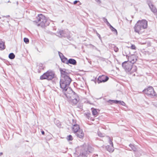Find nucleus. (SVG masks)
<instances>
[{"label": "nucleus", "mask_w": 157, "mask_h": 157, "mask_svg": "<svg viewBox=\"0 0 157 157\" xmlns=\"http://www.w3.org/2000/svg\"><path fill=\"white\" fill-rule=\"evenodd\" d=\"M70 63L73 65H76L77 63V62L75 60L73 59H68V64Z\"/></svg>", "instance_id": "obj_14"}, {"label": "nucleus", "mask_w": 157, "mask_h": 157, "mask_svg": "<svg viewBox=\"0 0 157 157\" xmlns=\"http://www.w3.org/2000/svg\"><path fill=\"white\" fill-rule=\"evenodd\" d=\"M114 100H109L107 101V102L110 104H112L113 103H114V101H114Z\"/></svg>", "instance_id": "obj_27"}, {"label": "nucleus", "mask_w": 157, "mask_h": 157, "mask_svg": "<svg viewBox=\"0 0 157 157\" xmlns=\"http://www.w3.org/2000/svg\"><path fill=\"white\" fill-rule=\"evenodd\" d=\"M1 17H0V19H1Z\"/></svg>", "instance_id": "obj_43"}, {"label": "nucleus", "mask_w": 157, "mask_h": 157, "mask_svg": "<svg viewBox=\"0 0 157 157\" xmlns=\"http://www.w3.org/2000/svg\"><path fill=\"white\" fill-rule=\"evenodd\" d=\"M106 23L110 27L111 25L108 21L106 22Z\"/></svg>", "instance_id": "obj_35"}, {"label": "nucleus", "mask_w": 157, "mask_h": 157, "mask_svg": "<svg viewBox=\"0 0 157 157\" xmlns=\"http://www.w3.org/2000/svg\"><path fill=\"white\" fill-rule=\"evenodd\" d=\"M110 29L112 31L115 32L116 33H117V30L116 29H115L114 28H113L112 25H110Z\"/></svg>", "instance_id": "obj_22"}, {"label": "nucleus", "mask_w": 157, "mask_h": 157, "mask_svg": "<svg viewBox=\"0 0 157 157\" xmlns=\"http://www.w3.org/2000/svg\"><path fill=\"white\" fill-rule=\"evenodd\" d=\"M113 49L114 51L116 52H117L118 51V48L117 47H116V46H115L113 48Z\"/></svg>", "instance_id": "obj_29"}, {"label": "nucleus", "mask_w": 157, "mask_h": 157, "mask_svg": "<svg viewBox=\"0 0 157 157\" xmlns=\"http://www.w3.org/2000/svg\"><path fill=\"white\" fill-rule=\"evenodd\" d=\"M56 35L59 37H65L67 35L65 34V32L62 30H60L56 33Z\"/></svg>", "instance_id": "obj_13"}, {"label": "nucleus", "mask_w": 157, "mask_h": 157, "mask_svg": "<svg viewBox=\"0 0 157 157\" xmlns=\"http://www.w3.org/2000/svg\"><path fill=\"white\" fill-rule=\"evenodd\" d=\"M58 53L61 59L64 56L63 54L61 53L60 52H59Z\"/></svg>", "instance_id": "obj_26"}, {"label": "nucleus", "mask_w": 157, "mask_h": 157, "mask_svg": "<svg viewBox=\"0 0 157 157\" xmlns=\"http://www.w3.org/2000/svg\"><path fill=\"white\" fill-rule=\"evenodd\" d=\"M131 49L133 50L136 49V47L135 46L134 44H132L131 47H129Z\"/></svg>", "instance_id": "obj_25"}, {"label": "nucleus", "mask_w": 157, "mask_h": 157, "mask_svg": "<svg viewBox=\"0 0 157 157\" xmlns=\"http://www.w3.org/2000/svg\"><path fill=\"white\" fill-rule=\"evenodd\" d=\"M10 17V15H7L6 16V17Z\"/></svg>", "instance_id": "obj_40"}, {"label": "nucleus", "mask_w": 157, "mask_h": 157, "mask_svg": "<svg viewBox=\"0 0 157 157\" xmlns=\"http://www.w3.org/2000/svg\"><path fill=\"white\" fill-rule=\"evenodd\" d=\"M98 135L99 136L101 137H104L105 134L101 133L100 132H98Z\"/></svg>", "instance_id": "obj_23"}, {"label": "nucleus", "mask_w": 157, "mask_h": 157, "mask_svg": "<svg viewBox=\"0 0 157 157\" xmlns=\"http://www.w3.org/2000/svg\"><path fill=\"white\" fill-rule=\"evenodd\" d=\"M55 74L52 71H48L40 76V78L41 80L47 79L48 80H51L54 77Z\"/></svg>", "instance_id": "obj_6"}, {"label": "nucleus", "mask_w": 157, "mask_h": 157, "mask_svg": "<svg viewBox=\"0 0 157 157\" xmlns=\"http://www.w3.org/2000/svg\"><path fill=\"white\" fill-rule=\"evenodd\" d=\"M108 138L109 141V143L111 146H110L109 145H107L106 146V148L107 150L109 152H113L114 150L113 147V143L112 141L111 140V139L110 137H109Z\"/></svg>", "instance_id": "obj_10"}, {"label": "nucleus", "mask_w": 157, "mask_h": 157, "mask_svg": "<svg viewBox=\"0 0 157 157\" xmlns=\"http://www.w3.org/2000/svg\"><path fill=\"white\" fill-rule=\"evenodd\" d=\"M44 132L43 131H41V133L42 135H44Z\"/></svg>", "instance_id": "obj_38"}, {"label": "nucleus", "mask_w": 157, "mask_h": 157, "mask_svg": "<svg viewBox=\"0 0 157 157\" xmlns=\"http://www.w3.org/2000/svg\"><path fill=\"white\" fill-rule=\"evenodd\" d=\"M143 92L148 96L151 97L156 96V95L152 86H149L146 89H144Z\"/></svg>", "instance_id": "obj_7"}, {"label": "nucleus", "mask_w": 157, "mask_h": 157, "mask_svg": "<svg viewBox=\"0 0 157 157\" xmlns=\"http://www.w3.org/2000/svg\"><path fill=\"white\" fill-rule=\"evenodd\" d=\"M141 155V154H140L139 155V156H140Z\"/></svg>", "instance_id": "obj_41"}, {"label": "nucleus", "mask_w": 157, "mask_h": 157, "mask_svg": "<svg viewBox=\"0 0 157 157\" xmlns=\"http://www.w3.org/2000/svg\"><path fill=\"white\" fill-rule=\"evenodd\" d=\"M67 139L68 140L70 141L73 140V138L72 136L69 135L67 136Z\"/></svg>", "instance_id": "obj_21"}, {"label": "nucleus", "mask_w": 157, "mask_h": 157, "mask_svg": "<svg viewBox=\"0 0 157 157\" xmlns=\"http://www.w3.org/2000/svg\"><path fill=\"white\" fill-rule=\"evenodd\" d=\"M24 42L26 44L29 43V39L27 38H24Z\"/></svg>", "instance_id": "obj_24"}, {"label": "nucleus", "mask_w": 157, "mask_h": 157, "mask_svg": "<svg viewBox=\"0 0 157 157\" xmlns=\"http://www.w3.org/2000/svg\"><path fill=\"white\" fill-rule=\"evenodd\" d=\"M81 154H80V155H79L78 157H87L85 155L82 154V155H81Z\"/></svg>", "instance_id": "obj_32"}, {"label": "nucleus", "mask_w": 157, "mask_h": 157, "mask_svg": "<svg viewBox=\"0 0 157 157\" xmlns=\"http://www.w3.org/2000/svg\"><path fill=\"white\" fill-rule=\"evenodd\" d=\"M109 79V78L108 76L102 75L98 77L96 82L98 84L102 82H104L107 81Z\"/></svg>", "instance_id": "obj_8"}, {"label": "nucleus", "mask_w": 157, "mask_h": 157, "mask_svg": "<svg viewBox=\"0 0 157 157\" xmlns=\"http://www.w3.org/2000/svg\"><path fill=\"white\" fill-rule=\"evenodd\" d=\"M75 123L76 121L74 120H73L72 130L74 133L79 131V130H80L79 125L75 124Z\"/></svg>", "instance_id": "obj_11"}, {"label": "nucleus", "mask_w": 157, "mask_h": 157, "mask_svg": "<svg viewBox=\"0 0 157 157\" xmlns=\"http://www.w3.org/2000/svg\"><path fill=\"white\" fill-rule=\"evenodd\" d=\"M75 133L77 137L81 139H82L84 137V133L82 129L79 130V131Z\"/></svg>", "instance_id": "obj_12"}, {"label": "nucleus", "mask_w": 157, "mask_h": 157, "mask_svg": "<svg viewBox=\"0 0 157 157\" xmlns=\"http://www.w3.org/2000/svg\"><path fill=\"white\" fill-rule=\"evenodd\" d=\"M123 55L124 56H125V54H123Z\"/></svg>", "instance_id": "obj_42"}, {"label": "nucleus", "mask_w": 157, "mask_h": 157, "mask_svg": "<svg viewBox=\"0 0 157 157\" xmlns=\"http://www.w3.org/2000/svg\"><path fill=\"white\" fill-rule=\"evenodd\" d=\"M128 62L132 64V65L136 62L137 60V57L135 55H132L128 56Z\"/></svg>", "instance_id": "obj_9"}, {"label": "nucleus", "mask_w": 157, "mask_h": 157, "mask_svg": "<svg viewBox=\"0 0 157 157\" xmlns=\"http://www.w3.org/2000/svg\"><path fill=\"white\" fill-rule=\"evenodd\" d=\"M33 22L35 25L41 27L47 26L49 24L45 16L41 14H38L36 17V20L33 21Z\"/></svg>", "instance_id": "obj_3"}, {"label": "nucleus", "mask_w": 157, "mask_h": 157, "mask_svg": "<svg viewBox=\"0 0 157 157\" xmlns=\"http://www.w3.org/2000/svg\"><path fill=\"white\" fill-rule=\"evenodd\" d=\"M154 13L155 15L157 16V10L156 12H155Z\"/></svg>", "instance_id": "obj_37"}, {"label": "nucleus", "mask_w": 157, "mask_h": 157, "mask_svg": "<svg viewBox=\"0 0 157 157\" xmlns=\"http://www.w3.org/2000/svg\"><path fill=\"white\" fill-rule=\"evenodd\" d=\"M96 2L100 3L101 2V1L100 0H95Z\"/></svg>", "instance_id": "obj_36"}, {"label": "nucleus", "mask_w": 157, "mask_h": 157, "mask_svg": "<svg viewBox=\"0 0 157 157\" xmlns=\"http://www.w3.org/2000/svg\"><path fill=\"white\" fill-rule=\"evenodd\" d=\"M96 34L97 35V36H98L99 38L101 40V37L100 35L97 32H96Z\"/></svg>", "instance_id": "obj_31"}, {"label": "nucleus", "mask_w": 157, "mask_h": 157, "mask_svg": "<svg viewBox=\"0 0 157 157\" xmlns=\"http://www.w3.org/2000/svg\"><path fill=\"white\" fill-rule=\"evenodd\" d=\"M65 95L68 99L69 102L73 105H76L79 100V97L77 94L72 91L71 94L65 93Z\"/></svg>", "instance_id": "obj_4"}, {"label": "nucleus", "mask_w": 157, "mask_h": 157, "mask_svg": "<svg viewBox=\"0 0 157 157\" xmlns=\"http://www.w3.org/2000/svg\"><path fill=\"white\" fill-rule=\"evenodd\" d=\"M149 6L151 10V11L154 13L157 10V9L156 8L155 6L151 4H149Z\"/></svg>", "instance_id": "obj_15"}, {"label": "nucleus", "mask_w": 157, "mask_h": 157, "mask_svg": "<svg viewBox=\"0 0 157 157\" xmlns=\"http://www.w3.org/2000/svg\"><path fill=\"white\" fill-rule=\"evenodd\" d=\"M119 104H120L122 105H125V103L122 101H119Z\"/></svg>", "instance_id": "obj_28"}, {"label": "nucleus", "mask_w": 157, "mask_h": 157, "mask_svg": "<svg viewBox=\"0 0 157 157\" xmlns=\"http://www.w3.org/2000/svg\"><path fill=\"white\" fill-rule=\"evenodd\" d=\"M9 57L10 59H13L15 57V55L13 53H11L9 54Z\"/></svg>", "instance_id": "obj_19"}, {"label": "nucleus", "mask_w": 157, "mask_h": 157, "mask_svg": "<svg viewBox=\"0 0 157 157\" xmlns=\"http://www.w3.org/2000/svg\"><path fill=\"white\" fill-rule=\"evenodd\" d=\"M122 66L126 72L131 71L132 72H135L137 70L136 66L132 65V64L128 61H125L122 63Z\"/></svg>", "instance_id": "obj_5"}, {"label": "nucleus", "mask_w": 157, "mask_h": 157, "mask_svg": "<svg viewBox=\"0 0 157 157\" xmlns=\"http://www.w3.org/2000/svg\"><path fill=\"white\" fill-rule=\"evenodd\" d=\"M103 19H104V21L106 23L108 21L107 20L106 18H103Z\"/></svg>", "instance_id": "obj_34"}, {"label": "nucleus", "mask_w": 157, "mask_h": 157, "mask_svg": "<svg viewBox=\"0 0 157 157\" xmlns=\"http://www.w3.org/2000/svg\"><path fill=\"white\" fill-rule=\"evenodd\" d=\"M5 48L4 43L0 40V50H2Z\"/></svg>", "instance_id": "obj_16"}, {"label": "nucleus", "mask_w": 157, "mask_h": 157, "mask_svg": "<svg viewBox=\"0 0 157 157\" xmlns=\"http://www.w3.org/2000/svg\"><path fill=\"white\" fill-rule=\"evenodd\" d=\"M147 21L145 20L139 21L136 24L134 27L135 31L140 34L144 31V29L147 28Z\"/></svg>", "instance_id": "obj_2"}, {"label": "nucleus", "mask_w": 157, "mask_h": 157, "mask_svg": "<svg viewBox=\"0 0 157 157\" xmlns=\"http://www.w3.org/2000/svg\"><path fill=\"white\" fill-rule=\"evenodd\" d=\"M61 59L63 62L68 64V60H67V58L65 57L64 56Z\"/></svg>", "instance_id": "obj_18"}, {"label": "nucleus", "mask_w": 157, "mask_h": 157, "mask_svg": "<svg viewBox=\"0 0 157 157\" xmlns=\"http://www.w3.org/2000/svg\"><path fill=\"white\" fill-rule=\"evenodd\" d=\"M59 71L61 74V78L60 81V88L63 93L67 92L68 89L70 90L69 86L72 81L70 77L71 72L67 69L60 68Z\"/></svg>", "instance_id": "obj_1"}, {"label": "nucleus", "mask_w": 157, "mask_h": 157, "mask_svg": "<svg viewBox=\"0 0 157 157\" xmlns=\"http://www.w3.org/2000/svg\"><path fill=\"white\" fill-rule=\"evenodd\" d=\"M92 113L93 115L96 117L98 115V112L95 109H93L92 110Z\"/></svg>", "instance_id": "obj_20"}, {"label": "nucleus", "mask_w": 157, "mask_h": 157, "mask_svg": "<svg viewBox=\"0 0 157 157\" xmlns=\"http://www.w3.org/2000/svg\"><path fill=\"white\" fill-rule=\"evenodd\" d=\"M79 1L76 0L74 2L73 4L74 5L76 4L78 2H79Z\"/></svg>", "instance_id": "obj_33"}, {"label": "nucleus", "mask_w": 157, "mask_h": 157, "mask_svg": "<svg viewBox=\"0 0 157 157\" xmlns=\"http://www.w3.org/2000/svg\"><path fill=\"white\" fill-rule=\"evenodd\" d=\"M114 101V103L116 104H119V101H117V100H115L114 101Z\"/></svg>", "instance_id": "obj_30"}, {"label": "nucleus", "mask_w": 157, "mask_h": 157, "mask_svg": "<svg viewBox=\"0 0 157 157\" xmlns=\"http://www.w3.org/2000/svg\"><path fill=\"white\" fill-rule=\"evenodd\" d=\"M129 146L131 148V149H130L129 150L131 151L132 150L134 152L136 151V148L134 145H133V144H130L129 145Z\"/></svg>", "instance_id": "obj_17"}, {"label": "nucleus", "mask_w": 157, "mask_h": 157, "mask_svg": "<svg viewBox=\"0 0 157 157\" xmlns=\"http://www.w3.org/2000/svg\"><path fill=\"white\" fill-rule=\"evenodd\" d=\"M2 154H3V153L2 152H0V156L2 155Z\"/></svg>", "instance_id": "obj_39"}]
</instances>
